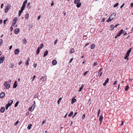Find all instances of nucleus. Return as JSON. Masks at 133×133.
<instances>
[{
	"label": "nucleus",
	"mask_w": 133,
	"mask_h": 133,
	"mask_svg": "<svg viewBox=\"0 0 133 133\" xmlns=\"http://www.w3.org/2000/svg\"><path fill=\"white\" fill-rule=\"evenodd\" d=\"M32 126V125L31 124H29L28 125V126L27 127V129L28 130H30L31 128V127Z\"/></svg>",
	"instance_id": "obj_21"
},
{
	"label": "nucleus",
	"mask_w": 133,
	"mask_h": 133,
	"mask_svg": "<svg viewBox=\"0 0 133 133\" xmlns=\"http://www.w3.org/2000/svg\"><path fill=\"white\" fill-rule=\"evenodd\" d=\"M117 83V81H115L114 83V84H113L114 85H115Z\"/></svg>",
	"instance_id": "obj_53"
},
{
	"label": "nucleus",
	"mask_w": 133,
	"mask_h": 133,
	"mask_svg": "<svg viewBox=\"0 0 133 133\" xmlns=\"http://www.w3.org/2000/svg\"><path fill=\"white\" fill-rule=\"evenodd\" d=\"M126 56L124 57V59H126L127 60H128L129 59V58H128L129 56H127V55H126Z\"/></svg>",
	"instance_id": "obj_32"
},
{
	"label": "nucleus",
	"mask_w": 133,
	"mask_h": 133,
	"mask_svg": "<svg viewBox=\"0 0 133 133\" xmlns=\"http://www.w3.org/2000/svg\"><path fill=\"white\" fill-rule=\"evenodd\" d=\"M35 77H36V76H35V75H34L33 76V77L31 78V79H32V81H34V79H35Z\"/></svg>",
	"instance_id": "obj_44"
},
{
	"label": "nucleus",
	"mask_w": 133,
	"mask_h": 133,
	"mask_svg": "<svg viewBox=\"0 0 133 133\" xmlns=\"http://www.w3.org/2000/svg\"><path fill=\"white\" fill-rule=\"evenodd\" d=\"M57 41H58V39H56L55 40V42H54L55 45L56 44V43H57Z\"/></svg>",
	"instance_id": "obj_49"
},
{
	"label": "nucleus",
	"mask_w": 133,
	"mask_h": 133,
	"mask_svg": "<svg viewBox=\"0 0 133 133\" xmlns=\"http://www.w3.org/2000/svg\"><path fill=\"white\" fill-rule=\"evenodd\" d=\"M14 66V64L13 63H12L10 65V67L11 68H13Z\"/></svg>",
	"instance_id": "obj_33"
},
{
	"label": "nucleus",
	"mask_w": 133,
	"mask_h": 133,
	"mask_svg": "<svg viewBox=\"0 0 133 133\" xmlns=\"http://www.w3.org/2000/svg\"><path fill=\"white\" fill-rule=\"evenodd\" d=\"M19 31V29L18 28L14 30L15 33L16 34H17Z\"/></svg>",
	"instance_id": "obj_8"
},
{
	"label": "nucleus",
	"mask_w": 133,
	"mask_h": 133,
	"mask_svg": "<svg viewBox=\"0 0 133 133\" xmlns=\"http://www.w3.org/2000/svg\"><path fill=\"white\" fill-rule=\"evenodd\" d=\"M13 30V28L12 26H11L10 28V30L12 31Z\"/></svg>",
	"instance_id": "obj_58"
},
{
	"label": "nucleus",
	"mask_w": 133,
	"mask_h": 133,
	"mask_svg": "<svg viewBox=\"0 0 133 133\" xmlns=\"http://www.w3.org/2000/svg\"><path fill=\"white\" fill-rule=\"evenodd\" d=\"M5 95V93L4 92H2L0 94V97L1 98H3L4 97Z\"/></svg>",
	"instance_id": "obj_9"
},
{
	"label": "nucleus",
	"mask_w": 133,
	"mask_h": 133,
	"mask_svg": "<svg viewBox=\"0 0 133 133\" xmlns=\"http://www.w3.org/2000/svg\"><path fill=\"white\" fill-rule=\"evenodd\" d=\"M100 111H100V109H99V110H98V112L97 113V117H98L99 116V114L100 112Z\"/></svg>",
	"instance_id": "obj_42"
},
{
	"label": "nucleus",
	"mask_w": 133,
	"mask_h": 133,
	"mask_svg": "<svg viewBox=\"0 0 133 133\" xmlns=\"http://www.w3.org/2000/svg\"><path fill=\"white\" fill-rule=\"evenodd\" d=\"M40 47L39 46L38 47V49H37V51H36L37 55H38L39 54V52H40Z\"/></svg>",
	"instance_id": "obj_16"
},
{
	"label": "nucleus",
	"mask_w": 133,
	"mask_h": 133,
	"mask_svg": "<svg viewBox=\"0 0 133 133\" xmlns=\"http://www.w3.org/2000/svg\"><path fill=\"white\" fill-rule=\"evenodd\" d=\"M44 46L43 45V44H42L41 45V46H39L40 47V49H41L43 48V47Z\"/></svg>",
	"instance_id": "obj_38"
},
{
	"label": "nucleus",
	"mask_w": 133,
	"mask_h": 133,
	"mask_svg": "<svg viewBox=\"0 0 133 133\" xmlns=\"http://www.w3.org/2000/svg\"><path fill=\"white\" fill-rule=\"evenodd\" d=\"M16 23L15 22H13L12 23V25L13 26H14V25H15V24H16Z\"/></svg>",
	"instance_id": "obj_60"
},
{
	"label": "nucleus",
	"mask_w": 133,
	"mask_h": 133,
	"mask_svg": "<svg viewBox=\"0 0 133 133\" xmlns=\"http://www.w3.org/2000/svg\"><path fill=\"white\" fill-rule=\"evenodd\" d=\"M95 47V44H92L91 46V49H94Z\"/></svg>",
	"instance_id": "obj_26"
},
{
	"label": "nucleus",
	"mask_w": 133,
	"mask_h": 133,
	"mask_svg": "<svg viewBox=\"0 0 133 133\" xmlns=\"http://www.w3.org/2000/svg\"><path fill=\"white\" fill-rule=\"evenodd\" d=\"M26 39H24L23 40V42L24 44H25L26 43Z\"/></svg>",
	"instance_id": "obj_45"
},
{
	"label": "nucleus",
	"mask_w": 133,
	"mask_h": 133,
	"mask_svg": "<svg viewBox=\"0 0 133 133\" xmlns=\"http://www.w3.org/2000/svg\"><path fill=\"white\" fill-rule=\"evenodd\" d=\"M17 21V18L16 17H15L14 18V19L13 21L14 22H15V23H16V22Z\"/></svg>",
	"instance_id": "obj_29"
},
{
	"label": "nucleus",
	"mask_w": 133,
	"mask_h": 133,
	"mask_svg": "<svg viewBox=\"0 0 133 133\" xmlns=\"http://www.w3.org/2000/svg\"><path fill=\"white\" fill-rule=\"evenodd\" d=\"M76 6L77 8H79L81 5V2H79V3L77 4Z\"/></svg>",
	"instance_id": "obj_22"
},
{
	"label": "nucleus",
	"mask_w": 133,
	"mask_h": 133,
	"mask_svg": "<svg viewBox=\"0 0 133 133\" xmlns=\"http://www.w3.org/2000/svg\"><path fill=\"white\" fill-rule=\"evenodd\" d=\"M84 87V85L83 84H82V85L81 87L79 88V90H78V92H79L81 91L82 90L83 87Z\"/></svg>",
	"instance_id": "obj_24"
},
{
	"label": "nucleus",
	"mask_w": 133,
	"mask_h": 133,
	"mask_svg": "<svg viewBox=\"0 0 133 133\" xmlns=\"http://www.w3.org/2000/svg\"><path fill=\"white\" fill-rule=\"evenodd\" d=\"M97 62H96L94 64H93V66H96V65H97Z\"/></svg>",
	"instance_id": "obj_48"
},
{
	"label": "nucleus",
	"mask_w": 133,
	"mask_h": 133,
	"mask_svg": "<svg viewBox=\"0 0 133 133\" xmlns=\"http://www.w3.org/2000/svg\"><path fill=\"white\" fill-rule=\"evenodd\" d=\"M4 59V56H3L0 58V64L3 62Z\"/></svg>",
	"instance_id": "obj_5"
},
{
	"label": "nucleus",
	"mask_w": 133,
	"mask_h": 133,
	"mask_svg": "<svg viewBox=\"0 0 133 133\" xmlns=\"http://www.w3.org/2000/svg\"><path fill=\"white\" fill-rule=\"evenodd\" d=\"M17 82L16 81L14 83L13 86V88L14 89L17 86Z\"/></svg>",
	"instance_id": "obj_6"
},
{
	"label": "nucleus",
	"mask_w": 133,
	"mask_h": 133,
	"mask_svg": "<svg viewBox=\"0 0 133 133\" xmlns=\"http://www.w3.org/2000/svg\"><path fill=\"white\" fill-rule=\"evenodd\" d=\"M9 106H9V105H8V104H6V107H5L6 109L7 110L8 109V107Z\"/></svg>",
	"instance_id": "obj_40"
},
{
	"label": "nucleus",
	"mask_w": 133,
	"mask_h": 133,
	"mask_svg": "<svg viewBox=\"0 0 133 133\" xmlns=\"http://www.w3.org/2000/svg\"><path fill=\"white\" fill-rule=\"evenodd\" d=\"M103 119V116L102 115H101L100 117L99 118V121L100 122V123H101L102 122V120Z\"/></svg>",
	"instance_id": "obj_10"
},
{
	"label": "nucleus",
	"mask_w": 133,
	"mask_h": 133,
	"mask_svg": "<svg viewBox=\"0 0 133 133\" xmlns=\"http://www.w3.org/2000/svg\"><path fill=\"white\" fill-rule=\"evenodd\" d=\"M74 50L73 49H72L70 51V53L71 54L73 53L74 52Z\"/></svg>",
	"instance_id": "obj_28"
},
{
	"label": "nucleus",
	"mask_w": 133,
	"mask_h": 133,
	"mask_svg": "<svg viewBox=\"0 0 133 133\" xmlns=\"http://www.w3.org/2000/svg\"><path fill=\"white\" fill-rule=\"evenodd\" d=\"M29 13H27V14L25 15V17L26 19H27L29 17Z\"/></svg>",
	"instance_id": "obj_23"
},
{
	"label": "nucleus",
	"mask_w": 133,
	"mask_h": 133,
	"mask_svg": "<svg viewBox=\"0 0 133 133\" xmlns=\"http://www.w3.org/2000/svg\"><path fill=\"white\" fill-rule=\"evenodd\" d=\"M29 64V61H26L25 63V64L26 65H28Z\"/></svg>",
	"instance_id": "obj_41"
},
{
	"label": "nucleus",
	"mask_w": 133,
	"mask_h": 133,
	"mask_svg": "<svg viewBox=\"0 0 133 133\" xmlns=\"http://www.w3.org/2000/svg\"><path fill=\"white\" fill-rule=\"evenodd\" d=\"M123 123H124V121H122L121 122V126L122 125H123Z\"/></svg>",
	"instance_id": "obj_62"
},
{
	"label": "nucleus",
	"mask_w": 133,
	"mask_h": 133,
	"mask_svg": "<svg viewBox=\"0 0 133 133\" xmlns=\"http://www.w3.org/2000/svg\"><path fill=\"white\" fill-rule=\"evenodd\" d=\"M62 99V98H60L57 101V103L59 104V103L60 101Z\"/></svg>",
	"instance_id": "obj_36"
},
{
	"label": "nucleus",
	"mask_w": 133,
	"mask_h": 133,
	"mask_svg": "<svg viewBox=\"0 0 133 133\" xmlns=\"http://www.w3.org/2000/svg\"><path fill=\"white\" fill-rule=\"evenodd\" d=\"M10 7L11 5L10 4H9L7 5L5 10V13H6L8 12V10L10 9Z\"/></svg>",
	"instance_id": "obj_2"
},
{
	"label": "nucleus",
	"mask_w": 133,
	"mask_h": 133,
	"mask_svg": "<svg viewBox=\"0 0 133 133\" xmlns=\"http://www.w3.org/2000/svg\"><path fill=\"white\" fill-rule=\"evenodd\" d=\"M116 15V13L114 12L109 17V18L107 21V22H109L111 21L115 17Z\"/></svg>",
	"instance_id": "obj_1"
},
{
	"label": "nucleus",
	"mask_w": 133,
	"mask_h": 133,
	"mask_svg": "<svg viewBox=\"0 0 133 133\" xmlns=\"http://www.w3.org/2000/svg\"><path fill=\"white\" fill-rule=\"evenodd\" d=\"M132 80V79L131 78H130L129 79V82L131 81Z\"/></svg>",
	"instance_id": "obj_61"
},
{
	"label": "nucleus",
	"mask_w": 133,
	"mask_h": 133,
	"mask_svg": "<svg viewBox=\"0 0 133 133\" xmlns=\"http://www.w3.org/2000/svg\"><path fill=\"white\" fill-rule=\"evenodd\" d=\"M103 70V69L102 68H101L99 70V72H98V74H99V72H101V71L102 70Z\"/></svg>",
	"instance_id": "obj_50"
},
{
	"label": "nucleus",
	"mask_w": 133,
	"mask_h": 133,
	"mask_svg": "<svg viewBox=\"0 0 133 133\" xmlns=\"http://www.w3.org/2000/svg\"><path fill=\"white\" fill-rule=\"evenodd\" d=\"M131 48L127 52L126 55H127V56H129L130 53L131 52Z\"/></svg>",
	"instance_id": "obj_12"
},
{
	"label": "nucleus",
	"mask_w": 133,
	"mask_h": 133,
	"mask_svg": "<svg viewBox=\"0 0 133 133\" xmlns=\"http://www.w3.org/2000/svg\"><path fill=\"white\" fill-rule=\"evenodd\" d=\"M23 10H23V9H21V10H19V13H20L21 14L23 12Z\"/></svg>",
	"instance_id": "obj_35"
},
{
	"label": "nucleus",
	"mask_w": 133,
	"mask_h": 133,
	"mask_svg": "<svg viewBox=\"0 0 133 133\" xmlns=\"http://www.w3.org/2000/svg\"><path fill=\"white\" fill-rule=\"evenodd\" d=\"M73 59V58H72L69 62V63H71Z\"/></svg>",
	"instance_id": "obj_59"
},
{
	"label": "nucleus",
	"mask_w": 133,
	"mask_h": 133,
	"mask_svg": "<svg viewBox=\"0 0 133 133\" xmlns=\"http://www.w3.org/2000/svg\"><path fill=\"white\" fill-rule=\"evenodd\" d=\"M48 50H46L44 53L43 55V57L46 56L48 54Z\"/></svg>",
	"instance_id": "obj_18"
},
{
	"label": "nucleus",
	"mask_w": 133,
	"mask_h": 133,
	"mask_svg": "<svg viewBox=\"0 0 133 133\" xmlns=\"http://www.w3.org/2000/svg\"><path fill=\"white\" fill-rule=\"evenodd\" d=\"M3 42V41L1 39H0V45H1Z\"/></svg>",
	"instance_id": "obj_43"
},
{
	"label": "nucleus",
	"mask_w": 133,
	"mask_h": 133,
	"mask_svg": "<svg viewBox=\"0 0 133 133\" xmlns=\"http://www.w3.org/2000/svg\"><path fill=\"white\" fill-rule=\"evenodd\" d=\"M5 85L6 88L7 89L9 88L10 87V84H7Z\"/></svg>",
	"instance_id": "obj_17"
},
{
	"label": "nucleus",
	"mask_w": 133,
	"mask_h": 133,
	"mask_svg": "<svg viewBox=\"0 0 133 133\" xmlns=\"http://www.w3.org/2000/svg\"><path fill=\"white\" fill-rule=\"evenodd\" d=\"M80 0H75L74 2V3L75 4H77L79 3Z\"/></svg>",
	"instance_id": "obj_19"
},
{
	"label": "nucleus",
	"mask_w": 133,
	"mask_h": 133,
	"mask_svg": "<svg viewBox=\"0 0 133 133\" xmlns=\"http://www.w3.org/2000/svg\"><path fill=\"white\" fill-rule=\"evenodd\" d=\"M124 3L123 4H122V5L120 6V8H122L124 6Z\"/></svg>",
	"instance_id": "obj_55"
},
{
	"label": "nucleus",
	"mask_w": 133,
	"mask_h": 133,
	"mask_svg": "<svg viewBox=\"0 0 133 133\" xmlns=\"http://www.w3.org/2000/svg\"><path fill=\"white\" fill-rule=\"evenodd\" d=\"M30 2L28 3L27 4V7L28 8L29 7V8H31L29 6L30 5Z\"/></svg>",
	"instance_id": "obj_37"
},
{
	"label": "nucleus",
	"mask_w": 133,
	"mask_h": 133,
	"mask_svg": "<svg viewBox=\"0 0 133 133\" xmlns=\"http://www.w3.org/2000/svg\"><path fill=\"white\" fill-rule=\"evenodd\" d=\"M73 112L72 111L68 115V116L69 117H70L73 114Z\"/></svg>",
	"instance_id": "obj_25"
},
{
	"label": "nucleus",
	"mask_w": 133,
	"mask_h": 133,
	"mask_svg": "<svg viewBox=\"0 0 133 133\" xmlns=\"http://www.w3.org/2000/svg\"><path fill=\"white\" fill-rule=\"evenodd\" d=\"M35 108V105L34 104H32L31 106L29 107V111H33Z\"/></svg>",
	"instance_id": "obj_4"
},
{
	"label": "nucleus",
	"mask_w": 133,
	"mask_h": 133,
	"mask_svg": "<svg viewBox=\"0 0 133 133\" xmlns=\"http://www.w3.org/2000/svg\"><path fill=\"white\" fill-rule=\"evenodd\" d=\"M114 27L113 25H110V30H112L114 29Z\"/></svg>",
	"instance_id": "obj_20"
},
{
	"label": "nucleus",
	"mask_w": 133,
	"mask_h": 133,
	"mask_svg": "<svg viewBox=\"0 0 133 133\" xmlns=\"http://www.w3.org/2000/svg\"><path fill=\"white\" fill-rule=\"evenodd\" d=\"M123 30H120L119 31V33L117 34V36H118V37L120 36L122 34V32Z\"/></svg>",
	"instance_id": "obj_15"
},
{
	"label": "nucleus",
	"mask_w": 133,
	"mask_h": 133,
	"mask_svg": "<svg viewBox=\"0 0 133 133\" xmlns=\"http://www.w3.org/2000/svg\"><path fill=\"white\" fill-rule=\"evenodd\" d=\"M88 71H85L84 73L83 74V75H86V74H87V73L88 72Z\"/></svg>",
	"instance_id": "obj_52"
},
{
	"label": "nucleus",
	"mask_w": 133,
	"mask_h": 133,
	"mask_svg": "<svg viewBox=\"0 0 133 133\" xmlns=\"http://www.w3.org/2000/svg\"><path fill=\"white\" fill-rule=\"evenodd\" d=\"M54 5V3H53V1L51 3V6H52Z\"/></svg>",
	"instance_id": "obj_64"
},
{
	"label": "nucleus",
	"mask_w": 133,
	"mask_h": 133,
	"mask_svg": "<svg viewBox=\"0 0 133 133\" xmlns=\"http://www.w3.org/2000/svg\"><path fill=\"white\" fill-rule=\"evenodd\" d=\"M18 103L19 101H17V102L15 105V107H16L18 106Z\"/></svg>",
	"instance_id": "obj_31"
},
{
	"label": "nucleus",
	"mask_w": 133,
	"mask_h": 133,
	"mask_svg": "<svg viewBox=\"0 0 133 133\" xmlns=\"http://www.w3.org/2000/svg\"><path fill=\"white\" fill-rule=\"evenodd\" d=\"M46 79V76H45V77L44 76L43 78V81H45Z\"/></svg>",
	"instance_id": "obj_54"
},
{
	"label": "nucleus",
	"mask_w": 133,
	"mask_h": 133,
	"mask_svg": "<svg viewBox=\"0 0 133 133\" xmlns=\"http://www.w3.org/2000/svg\"><path fill=\"white\" fill-rule=\"evenodd\" d=\"M118 5V3H117L115 4L114 5V8L116 7H117Z\"/></svg>",
	"instance_id": "obj_34"
},
{
	"label": "nucleus",
	"mask_w": 133,
	"mask_h": 133,
	"mask_svg": "<svg viewBox=\"0 0 133 133\" xmlns=\"http://www.w3.org/2000/svg\"><path fill=\"white\" fill-rule=\"evenodd\" d=\"M22 63V60H20L19 61V62L18 63V64L19 65H20Z\"/></svg>",
	"instance_id": "obj_46"
},
{
	"label": "nucleus",
	"mask_w": 133,
	"mask_h": 133,
	"mask_svg": "<svg viewBox=\"0 0 133 133\" xmlns=\"http://www.w3.org/2000/svg\"><path fill=\"white\" fill-rule=\"evenodd\" d=\"M76 99H72V101L71 102V103L72 104H73L74 102H76Z\"/></svg>",
	"instance_id": "obj_27"
},
{
	"label": "nucleus",
	"mask_w": 133,
	"mask_h": 133,
	"mask_svg": "<svg viewBox=\"0 0 133 133\" xmlns=\"http://www.w3.org/2000/svg\"><path fill=\"white\" fill-rule=\"evenodd\" d=\"M8 20V19H6L4 21V24H5L6 23V21H7Z\"/></svg>",
	"instance_id": "obj_47"
},
{
	"label": "nucleus",
	"mask_w": 133,
	"mask_h": 133,
	"mask_svg": "<svg viewBox=\"0 0 133 133\" xmlns=\"http://www.w3.org/2000/svg\"><path fill=\"white\" fill-rule=\"evenodd\" d=\"M129 88V87L128 85L126 86L125 88V91H127L128 90V88Z\"/></svg>",
	"instance_id": "obj_30"
},
{
	"label": "nucleus",
	"mask_w": 133,
	"mask_h": 133,
	"mask_svg": "<svg viewBox=\"0 0 133 133\" xmlns=\"http://www.w3.org/2000/svg\"><path fill=\"white\" fill-rule=\"evenodd\" d=\"M27 2V0H26L23 3L22 5L21 8V9H22L23 10H24L26 6V4Z\"/></svg>",
	"instance_id": "obj_3"
},
{
	"label": "nucleus",
	"mask_w": 133,
	"mask_h": 133,
	"mask_svg": "<svg viewBox=\"0 0 133 133\" xmlns=\"http://www.w3.org/2000/svg\"><path fill=\"white\" fill-rule=\"evenodd\" d=\"M109 79L108 78H107L106 80L105 81V82L106 83H107L109 82Z\"/></svg>",
	"instance_id": "obj_39"
},
{
	"label": "nucleus",
	"mask_w": 133,
	"mask_h": 133,
	"mask_svg": "<svg viewBox=\"0 0 133 133\" xmlns=\"http://www.w3.org/2000/svg\"><path fill=\"white\" fill-rule=\"evenodd\" d=\"M57 63V61L55 60H54L52 61V64L53 65H56Z\"/></svg>",
	"instance_id": "obj_14"
},
{
	"label": "nucleus",
	"mask_w": 133,
	"mask_h": 133,
	"mask_svg": "<svg viewBox=\"0 0 133 133\" xmlns=\"http://www.w3.org/2000/svg\"><path fill=\"white\" fill-rule=\"evenodd\" d=\"M0 111L2 113H3L5 111V108L4 107H2L1 108Z\"/></svg>",
	"instance_id": "obj_13"
},
{
	"label": "nucleus",
	"mask_w": 133,
	"mask_h": 133,
	"mask_svg": "<svg viewBox=\"0 0 133 133\" xmlns=\"http://www.w3.org/2000/svg\"><path fill=\"white\" fill-rule=\"evenodd\" d=\"M13 102V101L12 100H10L8 103V104L10 106Z\"/></svg>",
	"instance_id": "obj_11"
},
{
	"label": "nucleus",
	"mask_w": 133,
	"mask_h": 133,
	"mask_svg": "<svg viewBox=\"0 0 133 133\" xmlns=\"http://www.w3.org/2000/svg\"><path fill=\"white\" fill-rule=\"evenodd\" d=\"M105 21V18H103V19H102L101 20V22H104Z\"/></svg>",
	"instance_id": "obj_57"
},
{
	"label": "nucleus",
	"mask_w": 133,
	"mask_h": 133,
	"mask_svg": "<svg viewBox=\"0 0 133 133\" xmlns=\"http://www.w3.org/2000/svg\"><path fill=\"white\" fill-rule=\"evenodd\" d=\"M19 49H16L14 53L16 55L18 54L19 52Z\"/></svg>",
	"instance_id": "obj_7"
},
{
	"label": "nucleus",
	"mask_w": 133,
	"mask_h": 133,
	"mask_svg": "<svg viewBox=\"0 0 133 133\" xmlns=\"http://www.w3.org/2000/svg\"><path fill=\"white\" fill-rule=\"evenodd\" d=\"M18 123V121H17L15 123V125H17V124Z\"/></svg>",
	"instance_id": "obj_56"
},
{
	"label": "nucleus",
	"mask_w": 133,
	"mask_h": 133,
	"mask_svg": "<svg viewBox=\"0 0 133 133\" xmlns=\"http://www.w3.org/2000/svg\"><path fill=\"white\" fill-rule=\"evenodd\" d=\"M85 115L84 114H83V115L82 116V118L83 119H84V118H85Z\"/></svg>",
	"instance_id": "obj_51"
},
{
	"label": "nucleus",
	"mask_w": 133,
	"mask_h": 133,
	"mask_svg": "<svg viewBox=\"0 0 133 133\" xmlns=\"http://www.w3.org/2000/svg\"><path fill=\"white\" fill-rule=\"evenodd\" d=\"M36 65H37V64H34L33 65V66H34L35 68V67H36Z\"/></svg>",
	"instance_id": "obj_63"
}]
</instances>
